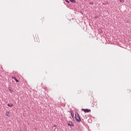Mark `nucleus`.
Returning <instances> with one entry per match:
<instances>
[{
	"label": "nucleus",
	"mask_w": 131,
	"mask_h": 131,
	"mask_svg": "<svg viewBox=\"0 0 131 131\" xmlns=\"http://www.w3.org/2000/svg\"><path fill=\"white\" fill-rule=\"evenodd\" d=\"M12 78L15 80L16 82H19V80L17 79V78H16V77H13Z\"/></svg>",
	"instance_id": "obj_4"
},
{
	"label": "nucleus",
	"mask_w": 131,
	"mask_h": 131,
	"mask_svg": "<svg viewBox=\"0 0 131 131\" xmlns=\"http://www.w3.org/2000/svg\"><path fill=\"white\" fill-rule=\"evenodd\" d=\"M71 114L72 117H74V113H73V111H71Z\"/></svg>",
	"instance_id": "obj_5"
},
{
	"label": "nucleus",
	"mask_w": 131,
	"mask_h": 131,
	"mask_svg": "<svg viewBox=\"0 0 131 131\" xmlns=\"http://www.w3.org/2000/svg\"><path fill=\"white\" fill-rule=\"evenodd\" d=\"M92 103H93V102H94V100H92Z\"/></svg>",
	"instance_id": "obj_15"
},
{
	"label": "nucleus",
	"mask_w": 131,
	"mask_h": 131,
	"mask_svg": "<svg viewBox=\"0 0 131 131\" xmlns=\"http://www.w3.org/2000/svg\"><path fill=\"white\" fill-rule=\"evenodd\" d=\"M70 2H71V3H72V4H75V3H76V1H75V0H70Z\"/></svg>",
	"instance_id": "obj_6"
},
{
	"label": "nucleus",
	"mask_w": 131,
	"mask_h": 131,
	"mask_svg": "<svg viewBox=\"0 0 131 131\" xmlns=\"http://www.w3.org/2000/svg\"><path fill=\"white\" fill-rule=\"evenodd\" d=\"M9 114H10V113H9V112H7V113H6V115L7 116H10V115H9Z\"/></svg>",
	"instance_id": "obj_8"
},
{
	"label": "nucleus",
	"mask_w": 131,
	"mask_h": 131,
	"mask_svg": "<svg viewBox=\"0 0 131 131\" xmlns=\"http://www.w3.org/2000/svg\"><path fill=\"white\" fill-rule=\"evenodd\" d=\"M53 126H54V127H57V125H54Z\"/></svg>",
	"instance_id": "obj_13"
},
{
	"label": "nucleus",
	"mask_w": 131,
	"mask_h": 131,
	"mask_svg": "<svg viewBox=\"0 0 131 131\" xmlns=\"http://www.w3.org/2000/svg\"><path fill=\"white\" fill-rule=\"evenodd\" d=\"M128 21H127V23H128Z\"/></svg>",
	"instance_id": "obj_16"
},
{
	"label": "nucleus",
	"mask_w": 131,
	"mask_h": 131,
	"mask_svg": "<svg viewBox=\"0 0 131 131\" xmlns=\"http://www.w3.org/2000/svg\"><path fill=\"white\" fill-rule=\"evenodd\" d=\"M75 117L76 121H78V122H80V121H81V119H80V117H79L78 113L75 114Z\"/></svg>",
	"instance_id": "obj_1"
},
{
	"label": "nucleus",
	"mask_w": 131,
	"mask_h": 131,
	"mask_svg": "<svg viewBox=\"0 0 131 131\" xmlns=\"http://www.w3.org/2000/svg\"><path fill=\"white\" fill-rule=\"evenodd\" d=\"M96 107L98 108V106H97V104H96Z\"/></svg>",
	"instance_id": "obj_14"
},
{
	"label": "nucleus",
	"mask_w": 131,
	"mask_h": 131,
	"mask_svg": "<svg viewBox=\"0 0 131 131\" xmlns=\"http://www.w3.org/2000/svg\"><path fill=\"white\" fill-rule=\"evenodd\" d=\"M66 2L67 3H68V4H69V3H70V2H69V1H68V0H66Z\"/></svg>",
	"instance_id": "obj_11"
},
{
	"label": "nucleus",
	"mask_w": 131,
	"mask_h": 131,
	"mask_svg": "<svg viewBox=\"0 0 131 131\" xmlns=\"http://www.w3.org/2000/svg\"><path fill=\"white\" fill-rule=\"evenodd\" d=\"M68 125H69V126H74V124H73L72 121H69L68 123Z\"/></svg>",
	"instance_id": "obj_3"
},
{
	"label": "nucleus",
	"mask_w": 131,
	"mask_h": 131,
	"mask_svg": "<svg viewBox=\"0 0 131 131\" xmlns=\"http://www.w3.org/2000/svg\"><path fill=\"white\" fill-rule=\"evenodd\" d=\"M81 111H83L85 113H89L91 112V110H89L88 108H86V109L82 108Z\"/></svg>",
	"instance_id": "obj_2"
},
{
	"label": "nucleus",
	"mask_w": 131,
	"mask_h": 131,
	"mask_svg": "<svg viewBox=\"0 0 131 131\" xmlns=\"http://www.w3.org/2000/svg\"><path fill=\"white\" fill-rule=\"evenodd\" d=\"M78 94H81V90H78Z\"/></svg>",
	"instance_id": "obj_9"
},
{
	"label": "nucleus",
	"mask_w": 131,
	"mask_h": 131,
	"mask_svg": "<svg viewBox=\"0 0 131 131\" xmlns=\"http://www.w3.org/2000/svg\"><path fill=\"white\" fill-rule=\"evenodd\" d=\"M9 92H10V93H12V90L9 89Z\"/></svg>",
	"instance_id": "obj_12"
},
{
	"label": "nucleus",
	"mask_w": 131,
	"mask_h": 131,
	"mask_svg": "<svg viewBox=\"0 0 131 131\" xmlns=\"http://www.w3.org/2000/svg\"><path fill=\"white\" fill-rule=\"evenodd\" d=\"M56 130V128L55 129V130Z\"/></svg>",
	"instance_id": "obj_17"
},
{
	"label": "nucleus",
	"mask_w": 131,
	"mask_h": 131,
	"mask_svg": "<svg viewBox=\"0 0 131 131\" xmlns=\"http://www.w3.org/2000/svg\"><path fill=\"white\" fill-rule=\"evenodd\" d=\"M120 3H124V0H120Z\"/></svg>",
	"instance_id": "obj_10"
},
{
	"label": "nucleus",
	"mask_w": 131,
	"mask_h": 131,
	"mask_svg": "<svg viewBox=\"0 0 131 131\" xmlns=\"http://www.w3.org/2000/svg\"><path fill=\"white\" fill-rule=\"evenodd\" d=\"M7 106H8V107H13V104H7Z\"/></svg>",
	"instance_id": "obj_7"
}]
</instances>
